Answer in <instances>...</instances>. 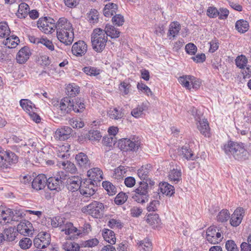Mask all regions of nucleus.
Returning a JSON list of instances; mask_svg holds the SVG:
<instances>
[{"label":"nucleus","instance_id":"obj_1","mask_svg":"<svg viewBox=\"0 0 251 251\" xmlns=\"http://www.w3.org/2000/svg\"><path fill=\"white\" fill-rule=\"evenodd\" d=\"M56 37L65 45L72 44L74 39V28L71 22L65 17L60 18L56 23Z\"/></svg>","mask_w":251,"mask_h":251},{"label":"nucleus","instance_id":"obj_2","mask_svg":"<svg viewBox=\"0 0 251 251\" xmlns=\"http://www.w3.org/2000/svg\"><path fill=\"white\" fill-rule=\"evenodd\" d=\"M223 150L227 155H233L235 159L243 160L247 158L248 151L242 143L229 141L224 145Z\"/></svg>","mask_w":251,"mask_h":251},{"label":"nucleus","instance_id":"obj_3","mask_svg":"<svg viewBox=\"0 0 251 251\" xmlns=\"http://www.w3.org/2000/svg\"><path fill=\"white\" fill-rule=\"evenodd\" d=\"M107 37L105 32L100 28L95 29L93 32L91 42L93 49L98 52H101L105 48Z\"/></svg>","mask_w":251,"mask_h":251},{"label":"nucleus","instance_id":"obj_4","mask_svg":"<svg viewBox=\"0 0 251 251\" xmlns=\"http://www.w3.org/2000/svg\"><path fill=\"white\" fill-rule=\"evenodd\" d=\"M18 162V156L10 150H5L0 147V168L2 169H10Z\"/></svg>","mask_w":251,"mask_h":251},{"label":"nucleus","instance_id":"obj_5","mask_svg":"<svg viewBox=\"0 0 251 251\" xmlns=\"http://www.w3.org/2000/svg\"><path fill=\"white\" fill-rule=\"evenodd\" d=\"M148 183L144 181H140L139 186L132 192V199L138 203H144L148 200Z\"/></svg>","mask_w":251,"mask_h":251},{"label":"nucleus","instance_id":"obj_6","mask_svg":"<svg viewBox=\"0 0 251 251\" xmlns=\"http://www.w3.org/2000/svg\"><path fill=\"white\" fill-rule=\"evenodd\" d=\"M104 206L102 203L93 201L89 204L82 208V211L87 213L95 218H99L103 214Z\"/></svg>","mask_w":251,"mask_h":251},{"label":"nucleus","instance_id":"obj_7","mask_svg":"<svg viewBox=\"0 0 251 251\" xmlns=\"http://www.w3.org/2000/svg\"><path fill=\"white\" fill-rule=\"evenodd\" d=\"M179 83L186 89H198L201 85V81L196 77L191 75H184L178 78Z\"/></svg>","mask_w":251,"mask_h":251},{"label":"nucleus","instance_id":"obj_8","mask_svg":"<svg viewBox=\"0 0 251 251\" xmlns=\"http://www.w3.org/2000/svg\"><path fill=\"white\" fill-rule=\"evenodd\" d=\"M118 146L124 151H136L140 146V142L137 138H122L118 141Z\"/></svg>","mask_w":251,"mask_h":251},{"label":"nucleus","instance_id":"obj_9","mask_svg":"<svg viewBox=\"0 0 251 251\" xmlns=\"http://www.w3.org/2000/svg\"><path fill=\"white\" fill-rule=\"evenodd\" d=\"M37 27L45 34H51L56 29L55 21L50 18L44 17L38 20L37 23Z\"/></svg>","mask_w":251,"mask_h":251},{"label":"nucleus","instance_id":"obj_10","mask_svg":"<svg viewBox=\"0 0 251 251\" xmlns=\"http://www.w3.org/2000/svg\"><path fill=\"white\" fill-rule=\"evenodd\" d=\"M66 176L63 172H59L54 176L49 177L47 180L48 188L50 190L60 191L62 183L66 179Z\"/></svg>","mask_w":251,"mask_h":251},{"label":"nucleus","instance_id":"obj_11","mask_svg":"<svg viewBox=\"0 0 251 251\" xmlns=\"http://www.w3.org/2000/svg\"><path fill=\"white\" fill-rule=\"evenodd\" d=\"M21 217L14 215L13 211L9 208L0 207V223L2 225L11 224L12 222L18 221Z\"/></svg>","mask_w":251,"mask_h":251},{"label":"nucleus","instance_id":"obj_12","mask_svg":"<svg viewBox=\"0 0 251 251\" xmlns=\"http://www.w3.org/2000/svg\"><path fill=\"white\" fill-rule=\"evenodd\" d=\"M206 238L209 243L216 244L221 242L223 237L217 227L211 226L207 229Z\"/></svg>","mask_w":251,"mask_h":251},{"label":"nucleus","instance_id":"obj_13","mask_svg":"<svg viewBox=\"0 0 251 251\" xmlns=\"http://www.w3.org/2000/svg\"><path fill=\"white\" fill-rule=\"evenodd\" d=\"M50 243V235L46 232H41L37 235L33 241L35 247L44 249L48 246Z\"/></svg>","mask_w":251,"mask_h":251},{"label":"nucleus","instance_id":"obj_14","mask_svg":"<svg viewBox=\"0 0 251 251\" xmlns=\"http://www.w3.org/2000/svg\"><path fill=\"white\" fill-rule=\"evenodd\" d=\"M60 231L64 232L68 236L67 238L70 239L77 238L81 234L80 230L75 227L72 223L68 222H65L64 225L61 226Z\"/></svg>","mask_w":251,"mask_h":251},{"label":"nucleus","instance_id":"obj_15","mask_svg":"<svg viewBox=\"0 0 251 251\" xmlns=\"http://www.w3.org/2000/svg\"><path fill=\"white\" fill-rule=\"evenodd\" d=\"M74 102L73 100L69 97L62 99L59 103V109L61 114L65 115L73 111Z\"/></svg>","mask_w":251,"mask_h":251},{"label":"nucleus","instance_id":"obj_16","mask_svg":"<svg viewBox=\"0 0 251 251\" xmlns=\"http://www.w3.org/2000/svg\"><path fill=\"white\" fill-rule=\"evenodd\" d=\"M245 210L242 207L237 208L229 218L230 224L233 227H237L240 225L244 216Z\"/></svg>","mask_w":251,"mask_h":251},{"label":"nucleus","instance_id":"obj_17","mask_svg":"<svg viewBox=\"0 0 251 251\" xmlns=\"http://www.w3.org/2000/svg\"><path fill=\"white\" fill-rule=\"evenodd\" d=\"M196 121H197V127L200 132L205 137H209L210 135V128L207 119H201L199 116H195Z\"/></svg>","mask_w":251,"mask_h":251},{"label":"nucleus","instance_id":"obj_18","mask_svg":"<svg viewBox=\"0 0 251 251\" xmlns=\"http://www.w3.org/2000/svg\"><path fill=\"white\" fill-rule=\"evenodd\" d=\"M87 50V44L85 42L81 40L75 43L72 48V53L77 57L83 56L86 53Z\"/></svg>","mask_w":251,"mask_h":251},{"label":"nucleus","instance_id":"obj_19","mask_svg":"<svg viewBox=\"0 0 251 251\" xmlns=\"http://www.w3.org/2000/svg\"><path fill=\"white\" fill-rule=\"evenodd\" d=\"M72 132V129L68 126H63L56 129L54 133V138L60 141H64L69 139Z\"/></svg>","mask_w":251,"mask_h":251},{"label":"nucleus","instance_id":"obj_20","mask_svg":"<svg viewBox=\"0 0 251 251\" xmlns=\"http://www.w3.org/2000/svg\"><path fill=\"white\" fill-rule=\"evenodd\" d=\"M87 176L89 180H86L87 182L94 183L100 182L103 179V173L102 171L99 168H93L87 172Z\"/></svg>","mask_w":251,"mask_h":251},{"label":"nucleus","instance_id":"obj_21","mask_svg":"<svg viewBox=\"0 0 251 251\" xmlns=\"http://www.w3.org/2000/svg\"><path fill=\"white\" fill-rule=\"evenodd\" d=\"M32 229L31 223L27 220H24L17 225V231L21 234L26 236L32 234Z\"/></svg>","mask_w":251,"mask_h":251},{"label":"nucleus","instance_id":"obj_22","mask_svg":"<svg viewBox=\"0 0 251 251\" xmlns=\"http://www.w3.org/2000/svg\"><path fill=\"white\" fill-rule=\"evenodd\" d=\"M47 178L44 174H39L34 178L32 182V188L39 191L43 189L47 184Z\"/></svg>","mask_w":251,"mask_h":251},{"label":"nucleus","instance_id":"obj_23","mask_svg":"<svg viewBox=\"0 0 251 251\" xmlns=\"http://www.w3.org/2000/svg\"><path fill=\"white\" fill-rule=\"evenodd\" d=\"M75 160L78 166L82 169H87L90 167L91 162L87 155L83 152L76 155Z\"/></svg>","mask_w":251,"mask_h":251},{"label":"nucleus","instance_id":"obj_24","mask_svg":"<svg viewBox=\"0 0 251 251\" xmlns=\"http://www.w3.org/2000/svg\"><path fill=\"white\" fill-rule=\"evenodd\" d=\"M30 55L29 49L27 47H24L18 51L17 54V62L19 64H24L27 61Z\"/></svg>","mask_w":251,"mask_h":251},{"label":"nucleus","instance_id":"obj_25","mask_svg":"<svg viewBox=\"0 0 251 251\" xmlns=\"http://www.w3.org/2000/svg\"><path fill=\"white\" fill-rule=\"evenodd\" d=\"M94 183L84 182L81 186L79 192L85 197H90L95 194Z\"/></svg>","mask_w":251,"mask_h":251},{"label":"nucleus","instance_id":"obj_26","mask_svg":"<svg viewBox=\"0 0 251 251\" xmlns=\"http://www.w3.org/2000/svg\"><path fill=\"white\" fill-rule=\"evenodd\" d=\"M107 116L110 119L113 120H121L125 116L122 109L117 107L110 108L107 112Z\"/></svg>","mask_w":251,"mask_h":251},{"label":"nucleus","instance_id":"obj_27","mask_svg":"<svg viewBox=\"0 0 251 251\" xmlns=\"http://www.w3.org/2000/svg\"><path fill=\"white\" fill-rule=\"evenodd\" d=\"M181 174L179 167L174 168L169 172L168 177L171 181L176 184L181 180Z\"/></svg>","mask_w":251,"mask_h":251},{"label":"nucleus","instance_id":"obj_28","mask_svg":"<svg viewBox=\"0 0 251 251\" xmlns=\"http://www.w3.org/2000/svg\"><path fill=\"white\" fill-rule=\"evenodd\" d=\"M181 29L180 25L177 22H173L170 23L168 32V37L169 39H174L178 35Z\"/></svg>","mask_w":251,"mask_h":251},{"label":"nucleus","instance_id":"obj_29","mask_svg":"<svg viewBox=\"0 0 251 251\" xmlns=\"http://www.w3.org/2000/svg\"><path fill=\"white\" fill-rule=\"evenodd\" d=\"M151 167V166L150 164H146L144 166H142L138 170L137 175L141 180L147 182Z\"/></svg>","mask_w":251,"mask_h":251},{"label":"nucleus","instance_id":"obj_30","mask_svg":"<svg viewBox=\"0 0 251 251\" xmlns=\"http://www.w3.org/2000/svg\"><path fill=\"white\" fill-rule=\"evenodd\" d=\"M178 153L179 155L182 156L187 160H194L196 158L192 150L187 146L182 147L179 149Z\"/></svg>","mask_w":251,"mask_h":251},{"label":"nucleus","instance_id":"obj_31","mask_svg":"<svg viewBox=\"0 0 251 251\" xmlns=\"http://www.w3.org/2000/svg\"><path fill=\"white\" fill-rule=\"evenodd\" d=\"M57 165L61 168L65 170L66 172L71 174H75L77 171V169L75 165L68 161H58Z\"/></svg>","mask_w":251,"mask_h":251},{"label":"nucleus","instance_id":"obj_32","mask_svg":"<svg viewBox=\"0 0 251 251\" xmlns=\"http://www.w3.org/2000/svg\"><path fill=\"white\" fill-rule=\"evenodd\" d=\"M20 105L27 114H29L33 110H37L35 104L31 101L27 99L21 100Z\"/></svg>","mask_w":251,"mask_h":251},{"label":"nucleus","instance_id":"obj_33","mask_svg":"<svg viewBox=\"0 0 251 251\" xmlns=\"http://www.w3.org/2000/svg\"><path fill=\"white\" fill-rule=\"evenodd\" d=\"M82 185L81 181L78 177L74 176L70 179L68 184V189L72 192L80 189Z\"/></svg>","mask_w":251,"mask_h":251},{"label":"nucleus","instance_id":"obj_34","mask_svg":"<svg viewBox=\"0 0 251 251\" xmlns=\"http://www.w3.org/2000/svg\"><path fill=\"white\" fill-rule=\"evenodd\" d=\"M118 6L117 4L109 2L105 5L103 9V14L105 17H109L116 14Z\"/></svg>","mask_w":251,"mask_h":251},{"label":"nucleus","instance_id":"obj_35","mask_svg":"<svg viewBox=\"0 0 251 251\" xmlns=\"http://www.w3.org/2000/svg\"><path fill=\"white\" fill-rule=\"evenodd\" d=\"M102 236L105 241L112 245L116 242V237L114 232L110 229L104 228L102 230Z\"/></svg>","mask_w":251,"mask_h":251},{"label":"nucleus","instance_id":"obj_36","mask_svg":"<svg viewBox=\"0 0 251 251\" xmlns=\"http://www.w3.org/2000/svg\"><path fill=\"white\" fill-rule=\"evenodd\" d=\"M161 192L166 196H171L175 193V189L173 186L168 182H164L159 185Z\"/></svg>","mask_w":251,"mask_h":251},{"label":"nucleus","instance_id":"obj_37","mask_svg":"<svg viewBox=\"0 0 251 251\" xmlns=\"http://www.w3.org/2000/svg\"><path fill=\"white\" fill-rule=\"evenodd\" d=\"M105 35L109 36L111 38H118L120 34V32L116 29L114 26L110 25H107L104 30Z\"/></svg>","mask_w":251,"mask_h":251},{"label":"nucleus","instance_id":"obj_38","mask_svg":"<svg viewBox=\"0 0 251 251\" xmlns=\"http://www.w3.org/2000/svg\"><path fill=\"white\" fill-rule=\"evenodd\" d=\"M249 23L244 20L241 19L237 21L235 24V28L236 30L241 33H244L247 32L249 29Z\"/></svg>","mask_w":251,"mask_h":251},{"label":"nucleus","instance_id":"obj_39","mask_svg":"<svg viewBox=\"0 0 251 251\" xmlns=\"http://www.w3.org/2000/svg\"><path fill=\"white\" fill-rule=\"evenodd\" d=\"M147 222L152 227H157L160 223L159 215L157 214H149L147 216Z\"/></svg>","mask_w":251,"mask_h":251},{"label":"nucleus","instance_id":"obj_40","mask_svg":"<svg viewBox=\"0 0 251 251\" xmlns=\"http://www.w3.org/2000/svg\"><path fill=\"white\" fill-rule=\"evenodd\" d=\"M29 10V7L28 5L25 3L22 2L19 5L17 16L21 19L25 18L27 15Z\"/></svg>","mask_w":251,"mask_h":251},{"label":"nucleus","instance_id":"obj_41","mask_svg":"<svg viewBox=\"0 0 251 251\" xmlns=\"http://www.w3.org/2000/svg\"><path fill=\"white\" fill-rule=\"evenodd\" d=\"M20 42L19 38L14 35L7 37L4 41L5 45L9 49L16 48Z\"/></svg>","mask_w":251,"mask_h":251},{"label":"nucleus","instance_id":"obj_42","mask_svg":"<svg viewBox=\"0 0 251 251\" xmlns=\"http://www.w3.org/2000/svg\"><path fill=\"white\" fill-rule=\"evenodd\" d=\"M79 91V87L75 83L69 84L66 88V93L70 97H75Z\"/></svg>","mask_w":251,"mask_h":251},{"label":"nucleus","instance_id":"obj_43","mask_svg":"<svg viewBox=\"0 0 251 251\" xmlns=\"http://www.w3.org/2000/svg\"><path fill=\"white\" fill-rule=\"evenodd\" d=\"M138 248L140 251H152L151 243L149 239H145L138 243Z\"/></svg>","mask_w":251,"mask_h":251},{"label":"nucleus","instance_id":"obj_44","mask_svg":"<svg viewBox=\"0 0 251 251\" xmlns=\"http://www.w3.org/2000/svg\"><path fill=\"white\" fill-rule=\"evenodd\" d=\"M101 137L100 133L95 130H90L85 135V138L92 142L99 141Z\"/></svg>","mask_w":251,"mask_h":251},{"label":"nucleus","instance_id":"obj_45","mask_svg":"<svg viewBox=\"0 0 251 251\" xmlns=\"http://www.w3.org/2000/svg\"><path fill=\"white\" fill-rule=\"evenodd\" d=\"M102 185L109 196H113L117 192V188L109 181H103Z\"/></svg>","mask_w":251,"mask_h":251},{"label":"nucleus","instance_id":"obj_46","mask_svg":"<svg viewBox=\"0 0 251 251\" xmlns=\"http://www.w3.org/2000/svg\"><path fill=\"white\" fill-rule=\"evenodd\" d=\"M4 234L5 236V240L9 242L13 241L18 235L17 231L13 227L5 229L4 231Z\"/></svg>","mask_w":251,"mask_h":251},{"label":"nucleus","instance_id":"obj_47","mask_svg":"<svg viewBox=\"0 0 251 251\" xmlns=\"http://www.w3.org/2000/svg\"><path fill=\"white\" fill-rule=\"evenodd\" d=\"M63 249L66 251H79V245L74 242L67 241L62 245Z\"/></svg>","mask_w":251,"mask_h":251},{"label":"nucleus","instance_id":"obj_48","mask_svg":"<svg viewBox=\"0 0 251 251\" xmlns=\"http://www.w3.org/2000/svg\"><path fill=\"white\" fill-rule=\"evenodd\" d=\"M87 19L91 24H96L99 21V12L95 9H91L89 13L87 14Z\"/></svg>","mask_w":251,"mask_h":251},{"label":"nucleus","instance_id":"obj_49","mask_svg":"<svg viewBox=\"0 0 251 251\" xmlns=\"http://www.w3.org/2000/svg\"><path fill=\"white\" fill-rule=\"evenodd\" d=\"M82 71L87 75L90 76H96L100 73V70L94 67L87 66L82 69Z\"/></svg>","mask_w":251,"mask_h":251},{"label":"nucleus","instance_id":"obj_50","mask_svg":"<svg viewBox=\"0 0 251 251\" xmlns=\"http://www.w3.org/2000/svg\"><path fill=\"white\" fill-rule=\"evenodd\" d=\"M230 218V213L227 209L222 210L218 214L217 219L218 222H226Z\"/></svg>","mask_w":251,"mask_h":251},{"label":"nucleus","instance_id":"obj_51","mask_svg":"<svg viewBox=\"0 0 251 251\" xmlns=\"http://www.w3.org/2000/svg\"><path fill=\"white\" fill-rule=\"evenodd\" d=\"M10 30L9 27L5 22L0 23V37L2 38L7 37L9 35Z\"/></svg>","mask_w":251,"mask_h":251},{"label":"nucleus","instance_id":"obj_52","mask_svg":"<svg viewBox=\"0 0 251 251\" xmlns=\"http://www.w3.org/2000/svg\"><path fill=\"white\" fill-rule=\"evenodd\" d=\"M108 226L112 229H119L123 227L122 223L119 219L111 218L107 223Z\"/></svg>","mask_w":251,"mask_h":251},{"label":"nucleus","instance_id":"obj_53","mask_svg":"<svg viewBox=\"0 0 251 251\" xmlns=\"http://www.w3.org/2000/svg\"><path fill=\"white\" fill-rule=\"evenodd\" d=\"M247 63L248 59L244 55L237 56L235 59L236 65L240 69H244L247 66Z\"/></svg>","mask_w":251,"mask_h":251},{"label":"nucleus","instance_id":"obj_54","mask_svg":"<svg viewBox=\"0 0 251 251\" xmlns=\"http://www.w3.org/2000/svg\"><path fill=\"white\" fill-rule=\"evenodd\" d=\"M130 88V84L126 81L122 82L119 86V90L124 96L127 95L129 93Z\"/></svg>","mask_w":251,"mask_h":251},{"label":"nucleus","instance_id":"obj_55","mask_svg":"<svg viewBox=\"0 0 251 251\" xmlns=\"http://www.w3.org/2000/svg\"><path fill=\"white\" fill-rule=\"evenodd\" d=\"M32 240L27 237L23 238L19 243V246L23 250H26L30 248L32 246Z\"/></svg>","mask_w":251,"mask_h":251},{"label":"nucleus","instance_id":"obj_56","mask_svg":"<svg viewBox=\"0 0 251 251\" xmlns=\"http://www.w3.org/2000/svg\"><path fill=\"white\" fill-rule=\"evenodd\" d=\"M145 106L143 104L138 105L131 111V115L135 118H138L143 114L145 110Z\"/></svg>","mask_w":251,"mask_h":251},{"label":"nucleus","instance_id":"obj_57","mask_svg":"<svg viewBox=\"0 0 251 251\" xmlns=\"http://www.w3.org/2000/svg\"><path fill=\"white\" fill-rule=\"evenodd\" d=\"M127 199V196L125 193L120 192L115 197L114 202L117 205H122L126 201Z\"/></svg>","mask_w":251,"mask_h":251},{"label":"nucleus","instance_id":"obj_58","mask_svg":"<svg viewBox=\"0 0 251 251\" xmlns=\"http://www.w3.org/2000/svg\"><path fill=\"white\" fill-rule=\"evenodd\" d=\"M69 124L73 128H82L84 126V124L80 119L72 118L69 120Z\"/></svg>","mask_w":251,"mask_h":251},{"label":"nucleus","instance_id":"obj_59","mask_svg":"<svg viewBox=\"0 0 251 251\" xmlns=\"http://www.w3.org/2000/svg\"><path fill=\"white\" fill-rule=\"evenodd\" d=\"M126 170L124 166H120L116 168L114 171V177L117 179H120L123 177L126 174Z\"/></svg>","mask_w":251,"mask_h":251},{"label":"nucleus","instance_id":"obj_60","mask_svg":"<svg viewBox=\"0 0 251 251\" xmlns=\"http://www.w3.org/2000/svg\"><path fill=\"white\" fill-rule=\"evenodd\" d=\"M65 223L62 218L56 217L51 220V225L54 227H59L61 230V226H63Z\"/></svg>","mask_w":251,"mask_h":251},{"label":"nucleus","instance_id":"obj_61","mask_svg":"<svg viewBox=\"0 0 251 251\" xmlns=\"http://www.w3.org/2000/svg\"><path fill=\"white\" fill-rule=\"evenodd\" d=\"M112 22L113 24L117 26L122 25L124 23V17L121 14H116L113 17Z\"/></svg>","mask_w":251,"mask_h":251},{"label":"nucleus","instance_id":"obj_62","mask_svg":"<svg viewBox=\"0 0 251 251\" xmlns=\"http://www.w3.org/2000/svg\"><path fill=\"white\" fill-rule=\"evenodd\" d=\"M185 49L186 52L190 55H194L197 51L196 46L192 43L187 44Z\"/></svg>","mask_w":251,"mask_h":251},{"label":"nucleus","instance_id":"obj_63","mask_svg":"<svg viewBox=\"0 0 251 251\" xmlns=\"http://www.w3.org/2000/svg\"><path fill=\"white\" fill-rule=\"evenodd\" d=\"M226 248L227 251H239L238 248L235 242L233 240H228L226 243Z\"/></svg>","mask_w":251,"mask_h":251},{"label":"nucleus","instance_id":"obj_64","mask_svg":"<svg viewBox=\"0 0 251 251\" xmlns=\"http://www.w3.org/2000/svg\"><path fill=\"white\" fill-rule=\"evenodd\" d=\"M40 43L46 46L49 50L52 51L54 50V46L51 40L47 38H42Z\"/></svg>","mask_w":251,"mask_h":251}]
</instances>
